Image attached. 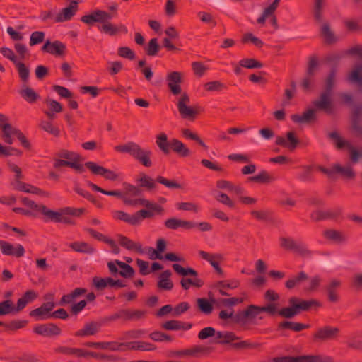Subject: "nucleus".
<instances>
[{
	"instance_id": "1",
	"label": "nucleus",
	"mask_w": 362,
	"mask_h": 362,
	"mask_svg": "<svg viewBox=\"0 0 362 362\" xmlns=\"http://www.w3.org/2000/svg\"><path fill=\"white\" fill-rule=\"evenodd\" d=\"M87 185L93 192H100L104 195L119 199L127 205L133 203V199H131L130 197L137 196L140 193V189L136 186L127 182H124L122 184L123 189L122 190H105L91 182H88Z\"/></svg>"
},
{
	"instance_id": "2",
	"label": "nucleus",
	"mask_w": 362,
	"mask_h": 362,
	"mask_svg": "<svg viewBox=\"0 0 362 362\" xmlns=\"http://www.w3.org/2000/svg\"><path fill=\"white\" fill-rule=\"evenodd\" d=\"M130 206H142L146 207L134 214L135 225L139 224L145 218L153 217L157 214L163 211V208L156 203L151 202L145 198H139L133 199V203L129 204Z\"/></svg>"
},
{
	"instance_id": "3",
	"label": "nucleus",
	"mask_w": 362,
	"mask_h": 362,
	"mask_svg": "<svg viewBox=\"0 0 362 362\" xmlns=\"http://www.w3.org/2000/svg\"><path fill=\"white\" fill-rule=\"evenodd\" d=\"M175 98L176 105L181 117L185 119H194L199 112V107L191 105L189 95L185 92Z\"/></svg>"
},
{
	"instance_id": "4",
	"label": "nucleus",
	"mask_w": 362,
	"mask_h": 362,
	"mask_svg": "<svg viewBox=\"0 0 362 362\" xmlns=\"http://www.w3.org/2000/svg\"><path fill=\"white\" fill-rule=\"evenodd\" d=\"M278 311V303H267L264 306H249L243 313L247 320L256 322L263 318L262 313L266 312L270 315H274Z\"/></svg>"
},
{
	"instance_id": "5",
	"label": "nucleus",
	"mask_w": 362,
	"mask_h": 362,
	"mask_svg": "<svg viewBox=\"0 0 362 362\" xmlns=\"http://www.w3.org/2000/svg\"><path fill=\"white\" fill-rule=\"evenodd\" d=\"M184 74L177 71H168L166 74L167 86L174 96L179 95L185 91L182 90L181 85L184 80Z\"/></svg>"
},
{
	"instance_id": "6",
	"label": "nucleus",
	"mask_w": 362,
	"mask_h": 362,
	"mask_svg": "<svg viewBox=\"0 0 362 362\" xmlns=\"http://www.w3.org/2000/svg\"><path fill=\"white\" fill-rule=\"evenodd\" d=\"M0 120L1 122L0 124V139L6 144L12 145L21 130L6 122V118L3 115L0 116Z\"/></svg>"
},
{
	"instance_id": "7",
	"label": "nucleus",
	"mask_w": 362,
	"mask_h": 362,
	"mask_svg": "<svg viewBox=\"0 0 362 362\" xmlns=\"http://www.w3.org/2000/svg\"><path fill=\"white\" fill-rule=\"evenodd\" d=\"M21 202L23 207H15L13 211L19 214L35 218L38 216L42 211V204H37L35 202L27 198H23Z\"/></svg>"
},
{
	"instance_id": "8",
	"label": "nucleus",
	"mask_w": 362,
	"mask_h": 362,
	"mask_svg": "<svg viewBox=\"0 0 362 362\" xmlns=\"http://www.w3.org/2000/svg\"><path fill=\"white\" fill-rule=\"evenodd\" d=\"M85 165L93 175L102 176L106 180L113 182L119 179L120 174L118 172L104 168L96 163L89 161Z\"/></svg>"
},
{
	"instance_id": "9",
	"label": "nucleus",
	"mask_w": 362,
	"mask_h": 362,
	"mask_svg": "<svg viewBox=\"0 0 362 362\" xmlns=\"http://www.w3.org/2000/svg\"><path fill=\"white\" fill-rule=\"evenodd\" d=\"M197 254L199 257L207 262L218 274H223V270L221 267V263L224 259L222 254L218 252L210 253L204 250L198 251Z\"/></svg>"
},
{
	"instance_id": "10",
	"label": "nucleus",
	"mask_w": 362,
	"mask_h": 362,
	"mask_svg": "<svg viewBox=\"0 0 362 362\" xmlns=\"http://www.w3.org/2000/svg\"><path fill=\"white\" fill-rule=\"evenodd\" d=\"M57 305L54 301L43 303L40 307L33 310L30 315L36 321L45 320L52 318V313Z\"/></svg>"
},
{
	"instance_id": "11",
	"label": "nucleus",
	"mask_w": 362,
	"mask_h": 362,
	"mask_svg": "<svg viewBox=\"0 0 362 362\" xmlns=\"http://www.w3.org/2000/svg\"><path fill=\"white\" fill-rule=\"evenodd\" d=\"M112 18V16L107 12L95 9L83 16L81 21L88 25H93L95 23H104Z\"/></svg>"
},
{
	"instance_id": "12",
	"label": "nucleus",
	"mask_w": 362,
	"mask_h": 362,
	"mask_svg": "<svg viewBox=\"0 0 362 362\" xmlns=\"http://www.w3.org/2000/svg\"><path fill=\"white\" fill-rule=\"evenodd\" d=\"M81 0L71 1L68 6L62 9L59 12L55 13L54 22H64L71 19L78 11V4L81 3Z\"/></svg>"
},
{
	"instance_id": "13",
	"label": "nucleus",
	"mask_w": 362,
	"mask_h": 362,
	"mask_svg": "<svg viewBox=\"0 0 362 362\" xmlns=\"http://www.w3.org/2000/svg\"><path fill=\"white\" fill-rule=\"evenodd\" d=\"M107 266L111 274H115L119 272L124 278L132 277L134 274V271L131 266L119 260L110 262Z\"/></svg>"
},
{
	"instance_id": "14",
	"label": "nucleus",
	"mask_w": 362,
	"mask_h": 362,
	"mask_svg": "<svg viewBox=\"0 0 362 362\" xmlns=\"http://www.w3.org/2000/svg\"><path fill=\"white\" fill-rule=\"evenodd\" d=\"M0 250L4 255L20 257L25 254L24 247L21 244H12L4 240H0Z\"/></svg>"
},
{
	"instance_id": "15",
	"label": "nucleus",
	"mask_w": 362,
	"mask_h": 362,
	"mask_svg": "<svg viewBox=\"0 0 362 362\" xmlns=\"http://www.w3.org/2000/svg\"><path fill=\"white\" fill-rule=\"evenodd\" d=\"M331 136L334 139V144L337 146V147L339 148H347L350 151L351 159L353 163H356L358 160L359 158L361 156V153L360 152L355 150L349 143L345 141L337 134H332Z\"/></svg>"
},
{
	"instance_id": "16",
	"label": "nucleus",
	"mask_w": 362,
	"mask_h": 362,
	"mask_svg": "<svg viewBox=\"0 0 362 362\" xmlns=\"http://www.w3.org/2000/svg\"><path fill=\"white\" fill-rule=\"evenodd\" d=\"M41 214L47 221L66 222L67 218L64 216V209L59 211H54L47 208L45 205L42 208Z\"/></svg>"
},
{
	"instance_id": "17",
	"label": "nucleus",
	"mask_w": 362,
	"mask_h": 362,
	"mask_svg": "<svg viewBox=\"0 0 362 362\" xmlns=\"http://www.w3.org/2000/svg\"><path fill=\"white\" fill-rule=\"evenodd\" d=\"M59 156L66 160L67 166H70L76 170H81V166L79 163L81 160V156L78 153L63 150L60 152Z\"/></svg>"
},
{
	"instance_id": "18",
	"label": "nucleus",
	"mask_w": 362,
	"mask_h": 362,
	"mask_svg": "<svg viewBox=\"0 0 362 362\" xmlns=\"http://www.w3.org/2000/svg\"><path fill=\"white\" fill-rule=\"evenodd\" d=\"M98 30L105 34L113 36L119 33V32L127 33V28L123 24L114 25L108 21L104 22L102 25L98 26Z\"/></svg>"
},
{
	"instance_id": "19",
	"label": "nucleus",
	"mask_w": 362,
	"mask_h": 362,
	"mask_svg": "<svg viewBox=\"0 0 362 362\" xmlns=\"http://www.w3.org/2000/svg\"><path fill=\"white\" fill-rule=\"evenodd\" d=\"M42 50L53 55L62 56L65 52L66 46L59 41L52 42L47 41L42 47Z\"/></svg>"
},
{
	"instance_id": "20",
	"label": "nucleus",
	"mask_w": 362,
	"mask_h": 362,
	"mask_svg": "<svg viewBox=\"0 0 362 362\" xmlns=\"http://www.w3.org/2000/svg\"><path fill=\"white\" fill-rule=\"evenodd\" d=\"M117 243L126 248L127 250L135 252L139 254H144V250L142 248L141 245L138 242H134L127 237L119 235L117 239Z\"/></svg>"
},
{
	"instance_id": "21",
	"label": "nucleus",
	"mask_w": 362,
	"mask_h": 362,
	"mask_svg": "<svg viewBox=\"0 0 362 362\" xmlns=\"http://www.w3.org/2000/svg\"><path fill=\"white\" fill-rule=\"evenodd\" d=\"M281 0H274L267 7H266L260 17L257 18V23L264 24L267 18L272 17V21L274 25L276 24V18L273 16V13L279 6Z\"/></svg>"
},
{
	"instance_id": "22",
	"label": "nucleus",
	"mask_w": 362,
	"mask_h": 362,
	"mask_svg": "<svg viewBox=\"0 0 362 362\" xmlns=\"http://www.w3.org/2000/svg\"><path fill=\"white\" fill-rule=\"evenodd\" d=\"M298 139L293 132H288L285 136H278L276 143L290 150H293L298 144Z\"/></svg>"
},
{
	"instance_id": "23",
	"label": "nucleus",
	"mask_w": 362,
	"mask_h": 362,
	"mask_svg": "<svg viewBox=\"0 0 362 362\" xmlns=\"http://www.w3.org/2000/svg\"><path fill=\"white\" fill-rule=\"evenodd\" d=\"M326 173H328L329 175H332L333 173H339L342 177L346 179H351L355 176V173L352 170V168L350 165H347L344 167H341L339 164L334 165L332 168L329 170H324Z\"/></svg>"
},
{
	"instance_id": "24",
	"label": "nucleus",
	"mask_w": 362,
	"mask_h": 362,
	"mask_svg": "<svg viewBox=\"0 0 362 362\" xmlns=\"http://www.w3.org/2000/svg\"><path fill=\"white\" fill-rule=\"evenodd\" d=\"M296 298H291L289 300L290 305L288 307H285L281 309H279V306L278 305V311L276 314H279V315L286 317L291 318L298 315V310L296 306Z\"/></svg>"
},
{
	"instance_id": "25",
	"label": "nucleus",
	"mask_w": 362,
	"mask_h": 362,
	"mask_svg": "<svg viewBox=\"0 0 362 362\" xmlns=\"http://www.w3.org/2000/svg\"><path fill=\"white\" fill-rule=\"evenodd\" d=\"M170 146L172 150L180 156L187 157L191 155L190 149L185 146L184 143L177 139H173L170 141Z\"/></svg>"
},
{
	"instance_id": "26",
	"label": "nucleus",
	"mask_w": 362,
	"mask_h": 362,
	"mask_svg": "<svg viewBox=\"0 0 362 362\" xmlns=\"http://www.w3.org/2000/svg\"><path fill=\"white\" fill-rule=\"evenodd\" d=\"M45 103L47 107L45 114L49 117H54L57 114L60 113L63 110L62 105L54 99L48 97L45 99Z\"/></svg>"
},
{
	"instance_id": "27",
	"label": "nucleus",
	"mask_w": 362,
	"mask_h": 362,
	"mask_svg": "<svg viewBox=\"0 0 362 362\" xmlns=\"http://www.w3.org/2000/svg\"><path fill=\"white\" fill-rule=\"evenodd\" d=\"M314 106L319 110L330 111L332 108L331 93L329 91L324 93L319 99L313 103Z\"/></svg>"
},
{
	"instance_id": "28",
	"label": "nucleus",
	"mask_w": 362,
	"mask_h": 362,
	"mask_svg": "<svg viewBox=\"0 0 362 362\" xmlns=\"http://www.w3.org/2000/svg\"><path fill=\"white\" fill-rule=\"evenodd\" d=\"M37 297V293L33 290L27 291L17 301L16 311L23 310L29 303L33 301Z\"/></svg>"
},
{
	"instance_id": "29",
	"label": "nucleus",
	"mask_w": 362,
	"mask_h": 362,
	"mask_svg": "<svg viewBox=\"0 0 362 362\" xmlns=\"http://www.w3.org/2000/svg\"><path fill=\"white\" fill-rule=\"evenodd\" d=\"M339 329L337 327H325L317 330L315 337L320 340H327L333 339L337 336Z\"/></svg>"
},
{
	"instance_id": "30",
	"label": "nucleus",
	"mask_w": 362,
	"mask_h": 362,
	"mask_svg": "<svg viewBox=\"0 0 362 362\" xmlns=\"http://www.w3.org/2000/svg\"><path fill=\"white\" fill-rule=\"evenodd\" d=\"M141 148L134 142H128L122 145H117L115 147V151L121 153H127L136 157Z\"/></svg>"
},
{
	"instance_id": "31",
	"label": "nucleus",
	"mask_w": 362,
	"mask_h": 362,
	"mask_svg": "<svg viewBox=\"0 0 362 362\" xmlns=\"http://www.w3.org/2000/svg\"><path fill=\"white\" fill-rule=\"evenodd\" d=\"M34 332L43 336H49L59 333V329L54 325H37L33 327Z\"/></svg>"
},
{
	"instance_id": "32",
	"label": "nucleus",
	"mask_w": 362,
	"mask_h": 362,
	"mask_svg": "<svg viewBox=\"0 0 362 362\" xmlns=\"http://www.w3.org/2000/svg\"><path fill=\"white\" fill-rule=\"evenodd\" d=\"M315 112L313 109H309L302 114H294L291 115V119L298 124L309 122L315 119Z\"/></svg>"
},
{
	"instance_id": "33",
	"label": "nucleus",
	"mask_w": 362,
	"mask_h": 362,
	"mask_svg": "<svg viewBox=\"0 0 362 362\" xmlns=\"http://www.w3.org/2000/svg\"><path fill=\"white\" fill-rule=\"evenodd\" d=\"M14 187L17 190H19V191H21L23 192H26V193H30V194H42V195H45V194L44 192H42L39 188H37L33 185H31L30 184H28V183L21 182L18 180H16V182L14 183Z\"/></svg>"
},
{
	"instance_id": "34",
	"label": "nucleus",
	"mask_w": 362,
	"mask_h": 362,
	"mask_svg": "<svg viewBox=\"0 0 362 362\" xmlns=\"http://www.w3.org/2000/svg\"><path fill=\"white\" fill-rule=\"evenodd\" d=\"M236 339L237 337L231 332L215 331L212 342L218 344L230 343Z\"/></svg>"
},
{
	"instance_id": "35",
	"label": "nucleus",
	"mask_w": 362,
	"mask_h": 362,
	"mask_svg": "<svg viewBox=\"0 0 362 362\" xmlns=\"http://www.w3.org/2000/svg\"><path fill=\"white\" fill-rule=\"evenodd\" d=\"M19 93L25 100L30 103H34L40 98V95L33 89L26 85L22 86Z\"/></svg>"
},
{
	"instance_id": "36",
	"label": "nucleus",
	"mask_w": 362,
	"mask_h": 362,
	"mask_svg": "<svg viewBox=\"0 0 362 362\" xmlns=\"http://www.w3.org/2000/svg\"><path fill=\"white\" fill-rule=\"evenodd\" d=\"M136 182L140 187H145L147 189H152L156 187V181L144 173H140L136 179Z\"/></svg>"
},
{
	"instance_id": "37",
	"label": "nucleus",
	"mask_w": 362,
	"mask_h": 362,
	"mask_svg": "<svg viewBox=\"0 0 362 362\" xmlns=\"http://www.w3.org/2000/svg\"><path fill=\"white\" fill-rule=\"evenodd\" d=\"M23 155V151L11 145L4 146L0 144V156H16L21 157Z\"/></svg>"
},
{
	"instance_id": "38",
	"label": "nucleus",
	"mask_w": 362,
	"mask_h": 362,
	"mask_svg": "<svg viewBox=\"0 0 362 362\" xmlns=\"http://www.w3.org/2000/svg\"><path fill=\"white\" fill-rule=\"evenodd\" d=\"M246 299V296L244 294L240 297H232L229 298L220 299L218 300V306L221 308H228L240 304Z\"/></svg>"
},
{
	"instance_id": "39",
	"label": "nucleus",
	"mask_w": 362,
	"mask_h": 362,
	"mask_svg": "<svg viewBox=\"0 0 362 362\" xmlns=\"http://www.w3.org/2000/svg\"><path fill=\"white\" fill-rule=\"evenodd\" d=\"M170 276L171 272L169 270H166L160 274L158 284L159 288L166 290H170L173 288V283L170 279Z\"/></svg>"
},
{
	"instance_id": "40",
	"label": "nucleus",
	"mask_w": 362,
	"mask_h": 362,
	"mask_svg": "<svg viewBox=\"0 0 362 362\" xmlns=\"http://www.w3.org/2000/svg\"><path fill=\"white\" fill-rule=\"evenodd\" d=\"M203 281L201 279L198 278L197 276H193L192 279L185 278L181 280L182 287L185 290L189 289L192 286L200 288L203 286Z\"/></svg>"
},
{
	"instance_id": "41",
	"label": "nucleus",
	"mask_w": 362,
	"mask_h": 362,
	"mask_svg": "<svg viewBox=\"0 0 362 362\" xmlns=\"http://www.w3.org/2000/svg\"><path fill=\"white\" fill-rule=\"evenodd\" d=\"M86 291L83 288H76L71 293L63 296L59 304L71 303L77 298L83 295L86 293Z\"/></svg>"
},
{
	"instance_id": "42",
	"label": "nucleus",
	"mask_w": 362,
	"mask_h": 362,
	"mask_svg": "<svg viewBox=\"0 0 362 362\" xmlns=\"http://www.w3.org/2000/svg\"><path fill=\"white\" fill-rule=\"evenodd\" d=\"M156 143L160 150L165 153L170 151V142L168 141L167 135L165 133H160L156 136Z\"/></svg>"
},
{
	"instance_id": "43",
	"label": "nucleus",
	"mask_w": 362,
	"mask_h": 362,
	"mask_svg": "<svg viewBox=\"0 0 362 362\" xmlns=\"http://www.w3.org/2000/svg\"><path fill=\"white\" fill-rule=\"evenodd\" d=\"M152 154L151 150L140 149L135 158L139 160L144 166L150 167L152 165L150 156Z\"/></svg>"
},
{
	"instance_id": "44",
	"label": "nucleus",
	"mask_w": 362,
	"mask_h": 362,
	"mask_svg": "<svg viewBox=\"0 0 362 362\" xmlns=\"http://www.w3.org/2000/svg\"><path fill=\"white\" fill-rule=\"evenodd\" d=\"M112 216L117 220L124 221L129 224L135 225L134 214L130 215L123 211L117 210L113 211Z\"/></svg>"
},
{
	"instance_id": "45",
	"label": "nucleus",
	"mask_w": 362,
	"mask_h": 362,
	"mask_svg": "<svg viewBox=\"0 0 362 362\" xmlns=\"http://www.w3.org/2000/svg\"><path fill=\"white\" fill-rule=\"evenodd\" d=\"M348 81L362 87V66H357L352 70L348 76Z\"/></svg>"
},
{
	"instance_id": "46",
	"label": "nucleus",
	"mask_w": 362,
	"mask_h": 362,
	"mask_svg": "<svg viewBox=\"0 0 362 362\" xmlns=\"http://www.w3.org/2000/svg\"><path fill=\"white\" fill-rule=\"evenodd\" d=\"M306 279V275L304 272H300L298 275L293 276L286 283V287L288 289H292L301 284L303 281Z\"/></svg>"
},
{
	"instance_id": "47",
	"label": "nucleus",
	"mask_w": 362,
	"mask_h": 362,
	"mask_svg": "<svg viewBox=\"0 0 362 362\" xmlns=\"http://www.w3.org/2000/svg\"><path fill=\"white\" fill-rule=\"evenodd\" d=\"M315 358L310 356L299 357H282L275 359L274 362H315Z\"/></svg>"
},
{
	"instance_id": "48",
	"label": "nucleus",
	"mask_w": 362,
	"mask_h": 362,
	"mask_svg": "<svg viewBox=\"0 0 362 362\" xmlns=\"http://www.w3.org/2000/svg\"><path fill=\"white\" fill-rule=\"evenodd\" d=\"M163 327L169 330H177V329H189L191 327L189 324H184L182 322L171 320L168 321L163 324Z\"/></svg>"
},
{
	"instance_id": "49",
	"label": "nucleus",
	"mask_w": 362,
	"mask_h": 362,
	"mask_svg": "<svg viewBox=\"0 0 362 362\" xmlns=\"http://www.w3.org/2000/svg\"><path fill=\"white\" fill-rule=\"evenodd\" d=\"M175 206L177 209L180 211H192L197 213L199 210V207L197 204L190 202H177Z\"/></svg>"
},
{
	"instance_id": "50",
	"label": "nucleus",
	"mask_w": 362,
	"mask_h": 362,
	"mask_svg": "<svg viewBox=\"0 0 362 362\" xmlns=\"http://www.w3.org/2000/svg\"><path fill=\"white\" fill-rule=\"evenodd\" d=\"M296 303L299 313L301 311L307 310L313 306H320V303L315 300H301L296 298Z\"/></svg>"
},
{
	"instance_id": "51",
	"label": "nucleus",
	"mask_w": 362,
	"mask_h": 362,
	"mask_svg": "<svg viewBox=\"0 0 362 362\" xmlns=\"http://www.w3.org/2000/svg\"><path fill=\"white\" fill-rule=\"evenodd\" d=\"M241 66L247 69H260L263 67L262 63L253 59V58H245L239 62Z\"/></svg>"
},
{
	"instance_id": "52",
	"label": "nucleus",
	"mask_w": 362,
	"mask_h": 362,
	"mask_svg": "<svg viewBox=\"0 0 362 362\" xmlns=\"http://www.w3.org/2000/svg\"><path fill=\"white\" fill-rule=\"evenodd\" d=\"M182 136L187 139H192L196 141L199 145L203 146L204 148H208V146L199 137V136L192 132L191 130L188 129H184L182 130Z\"/></svg>"
},
{
	"instance_id": "53",
	"label": "nucleus",
	"mask_w": 362,
	"mask_h": 362,
	"mask_svg": "<svg viewBox=\"0 0 362 362\" xmlns=\"http://www.w3.org/2000/svg\"><path fill=\"white\" fill-rule=\"evenodd\" d=\"M197 304L199 309L204 313L209 314L213 308V301L206 298H198Z\"/></svg>"
},
{
	"instance_id": "54",
	"label": "nucleus",
	"mask_w": 362,
	"mask_h": 362,
	"mask_svg": "<svg viewBox=\"0 0 362 362\" xmlns=\"http://www.w3.org/2000/svg\"><path fill=\"white\" fill-rule=\"evenodd\" d=\"M92 235H93V236L95 237L97 239L107 243L112 247V252L114 253H115V254L119 253V249L117 246L115 241L112 240V239H110L109 238L105 237L103 235L96 233V232H93L92 233Z\"/></svg>"
},
{
	"instance_id": "55",
	"label": "nucleus",
	"mask_w": 362,
	"mask_h": 362,
	"mask_svg": "<svg viewBox=\"0 0 362 362\" xmlns=\"http://www.w3.org/2000/svg\"><path fill=\"white\" fill-rule=\"evenodd\" d=\"M15 65L18 69V74L21 80H23V81H27L30 76L29 69L26 67L25 65L20 61L16 63Z\"/></svg>"
},
{
	"instance_id": "56",
	"label": "nucleus",
	"mask_w": 362,
	"mask_h": 362,
	"mask_svg": "<svg viewBox=\"0 0 362 362\" xmlns=\"http://www.w3.org/2000/svg\"><path fill=\"white\" fill-rule=\"evenodd\" d=\"M0 53L4 56V57L11 61L14 64L19 61L14 52L9 47H3L0 48Z\"/></svg>"
},
{
	"instance_id": "57",
	"label": "nucleus",
	"mask_w": 362,
	"mask_h": 362,
	"mask_svg": "<svg viewBox=\"0 0 362 362\" xmlns=\"http://www.w3.org/2000/svg\"><path fill=\"white\" fill-rule=\"evenodd\" d=\"M216 199L218 202L229 208L233 209L235 206V202L233 201L226 194L219 192L216 195Z\"/></svg>"
},
{
	"instance_id": "58",
	"label": "nucleus",
	"mask_w": 362,
	"mask_h": 362,
	"mask_svg": "<svg viewBox=\"0 0 362 362\" xmlns=\"http://www.w3.org/2000/svg\"><path fill=\"white\" fill-rule=\"evenodd\" d=\"M270 177L266 171H261L256 175L250 177L248 178L249 182H269L270 181Z\"/></svg>"
},
{
	"instance_id": "59",
	"label": "nucleus",
	"mask_w": 362,
	"mask_h": 362,
	"mask_svg": "<svg viewBox=\"0 0 362 362\" xmlns=\"http://www.w3.org/2000/svg\"><path fill=\"white\" fill-rule=\"evenodd\" d=\"M243 42H252L255 46L257 47H261L263 46V42L261 39L257 37L251 33H245L243 37Z\"/></svg>"
},
{
	"instance_id": "60",
	"label": "nucleus",
	"mask_w": 362,
	"mask_h": 362,
	"mask_svg": "<svg viewBox=\"0 0 362 362\" xmlns=\"http://www.w3.org/2000/svg\"><path fill=\"white\" fill-rule=\"evenodd\" d=\"M12 312H16V307L12 305L10 300H7L0 303V315H7Z\"/></svg>"
},
{
	"instance_id": "61",
	"label": "nucleus",
	"mask_w": 362,
	"mask_h": 362,
	"mask_svg": "<svg viewBox=\"0 0 362 362\" xmlns=\"http://www.w3.org/2000/svg\"><path fill=\"white\" fill-rule=\"evenodd\" d=\"M98 330V325L95 323L91 322L87 324L82 329L78 332L79 335L89 336L94 334Z\"/></svg>"
},
{
	"instance_id": "62",
	"label": "nucleus",
	"mask_w": 362,
	"mask_h": 362,
	"mask_svg": "<svg viewBox=\"0 0 362 362\" xmlns=\"http://www.w3.org/2000/svg\"><path fill=\"white\" fill-rule=\"evenodd\" d=\"M16 139L18 141L19 145L25 150L30 151L32 149L33 145L31 141L23 134L21 131L18 134Z\"/></svg>"
},
{
	"instance_id": "63",
	"label": "nucleus",
	"mask_w": 362,
	"mask_h": 362,
	"mask_svg": "<svg viewBox=\"0 0 362 362\" xmlns=\"http://www.w3.org/2000/svg\"><path fill=\"white\" fill-rule=\"evenodd\" d=\"M325 235L327 239L334 242H340L344 240V235L340 232L334 230H327Z\"/></svg>"
},
{
	"instance_id": "64",
	"label": "nucleus",
	"mask_w": 362,
	"mask_h": 362,
	"mask_svg": "<svg viewBox=\"0 0 362 362\" xmlns=\"http://www.w3.org/2000/svg\"><path fill=\"white\" fill-rule=\"evenodd\" d=\"M52 88L61 98H69L72 97L71 92L64 86L54 85Z\"/></svg>"
}]
</instances>
